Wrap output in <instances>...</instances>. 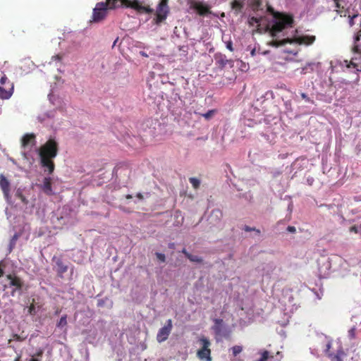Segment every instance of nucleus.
Here are the masks:
<instances>
[{
  "instance_id": "obj_1",
  "label": "nucleus",
  "mask_w": 361,
  "mask_h": 361,
  "mask_svg": "<svg viewBox=\"0 0 361 361\" xmlns=\"http://www.w3.org/2000/svg\"><path fill=\"white\" fill-rule=\"evenodd\" d=\"M59 145L55 138L50 137L39 149V157L41 166L47 169L49 174H51L55 169V164L53 161L59 153Z\"/></svg>"
},
{
  "instance_id": "obj_2",
  "label": "nucleus",
  "mask_w": 361,
  "mask_h": 361,
  "mask_svg": "<svg viewBox=\"0 0 361 361\" xmlns=\"http://www.w3.org/2000/svg\"><path fill=\"white\" fill-rule=\"evenodd\" d=\"M126 2V0H122ZM121 7L119 0H106V2H99L93 9L92 20L99 22L107 16L108 10H113Z\"/></svg>"
},
{
  "instance_id": "obj_3",
  "label": "nucleus",
  "mask_w": 361,
  "mask_h": 361,
  "mask_svg": "<svg viewBox=\"0 0 361 361\" xmlns=\"http://www.w3.org/2000/svg\"><path fill=\"white\" fill-rule=\"evenodd\" d=\"M293 24V18L291 16L279 14L276 17V20L270 30V34L273 37H276L279 32L288 27H292Z\"/></svg>"
},
{
  "instance_id": "obj_4",
  "label": "nucleus",
  "mask_w": 361,
  "mask_h": 361,
  "mask_svg": "<svg viewBox=\"0 0 361 361\" xmlns=\"http://www.w3.org/2000/svg\"><path fill=\"white\" fill-rule=\"evenodd\" d=\"M314 40H315V36L305 35V36L295 37L293 39L286 38V39H283L282 40H279L277 39H274L270 42V44L275 47H279L281 46H283L286 44H293V43L310 45V44H312L314 42Z\"/></svg>"
},
{
  "instance_id": "obj_5",
  "label": "nucleus",
  "mask_w": 361,
  "mask_h": 361,
  "mask_svg": "<svg viewBox=\"0 0 361 361\" xmlns=\"http://www.w3.org/2000/svg\"><path fill=\"white\" fill-rule=\"evenodd\" d=\"M119 4L121 7L132 8L139 13H152L154 11L149 6L142 5L139 0H126V2L119 0Z\"/></svg>"
},
{
  "instance_id": "obj_6",
  "label": "nucleus",
  "mask_w": 361,
  "mask_h": 361,
  "mask_svg": "<svg viewBox=\"0 0 361 361\" xmlns=\"http://www.w3.org/2000/svg\"><path fill=\"white\" fill-rule=\"evenodd\" d=\"M198 342L202 347L197 350V357L202 360L212 361L210 350L211 343L209 340L204 336H202L199 338Z\"/></svg>"
},
{
  "instance_id": "obj_7",
  "label": "nucleus",
  "mask_w": 361,
  "mask_h": 361,
  "mask_svg": "<svg viewBox=\"0 0 361 361\" xmlns=\"http://www.w3.org/2000/svg\"><path fill=\"white\" fill-rule=\"evenodd\" d=\"M189 5L190 8L195 11L200 16H205L211 13L210 6L202 1L190 0Z\"/></svg>"
},
{
  "instance_id": "obj_8",
  "label": "nucleus",
  "mask_w": 361,
  "mask_h": 361,
  "mask_svg": "<svg viewBox=\"0 0 361 361\" xmlns=\"http://www.w3.org/2000/svg\"><path fill=\"white\" fill-rule=\"evenodd\" d=\"M169 11L168 0H161L156 11L155 23L158 25L163 22L166 18Z\"/></svg>"
},
{
  "instance_id": "obj_9",
  "label": "nucleus",
  "mask_w": 361,
  "mask_h": 361,
  "mask_svg": "<svg viewBox=\"0 0 361 361\" xmlns=\"http://www.w3.org/2000/svg\"><path fill=\"white\" fill-rule=\"evenodd\" d=\"M6 279L9 281V283L8 285L4 286V288L12 286L14 287V288L11 293V295L12 296H14L16 290H22V288L23 286V281L18 276L12 274H8L6 276Z\"/></svg>"
},
{
  "instance_id": "obj_10",
  "label": "nucleus",
  "mask_w": 361,
  "mask_h": 361,
  "mask_svg": "<svg viewBox=\"0 0 361 361\" xmlns=\"http://www.w3.org/2000/svg\"><path fill=\"white\" fill-rule=\"evenodd\" d=\"M173 328L172 320L168 319L166 324L161 328L157 335V340L159 343L165 341L170 335Z\"/></svg>"
},
{
  "instance_id": "obj_11",
  "label": "nucleus",
  "mask_w": 361,
  "mask_h": 361,
  "mask_svg": "<svg viewBox=\"0 0 361 361\" xmlns=\"http://www.w3.org/2000/svg\"><path fill=\"white\" fill-rule=\"evenodd\" d=\"M36 143V136L34 133H26L21 139V145L23 148L34 146Z\"/></svg>"
},
{
  "instance_id": "obj_12",
  "label": "nucleus",
  "mask_w": 361,
  "mask_h": 361,
  "mask_svg": "<svg viewBox=\"0 0 361 361\" xmlns=\"http://www.w3.org/2000/svg\"><path fill=\"white\" fill-rule=\"evenodd\" d=\"M344 63L347 68H353L357 71V69H360V68L359 64L361 63V54H357L353 56L350 61L345 60Z\"/></svg>"
},
{
  "instance_id": "obj_13",
  "label": "nucleus",
  "mask_w": 361,
  "mask_h": 361,
  "mask_svg": "<svg viewBox=\"0 0 361 361\" xmlns=\"http://www.w3.org/2000/svg\"><path fill=\"white\" fill-rule=\"evenodd\" d=\"M0 188L4 196L8 198L10 192V183L3 174L0 175Z\"/></svg>"
},
{
  "instance_id": "obj_14",
  "label": "nucleus",
  "mask_w": 361,
  "mask_h": 361,
  "mask_svg": "<svg viewBox=\"0 0 361 361\" xmlns=\"http://www.w3.org/2000/svg\"><path fill=\"white\" fill-rule=\"evenodd\" d=\"M56 272L57 275L60 278L63 277V274L66 273L68 271V266L65 264L63 261L58 258L56 260Z\"/></svg>"
},
{
  "instance_id": "obj_15",
  "label": "nucleus",
  "mask_w": 361,
  "mask_h": 361,
  "mask_svg": "<svg viewBox=\"0 0 361 361\" xmlns=\"http://www.w3.org/2000/svg\"><path fill=\"white\" fill-rule=\"evenodd\" d=\"M14 85L13 83H10V87L6 90L4 87H0V98L2 99H9L13 94Z\"/></svg>"
},
{
  "instance_id": "obj_16",
  "label": "nucleus",
  "mask_w": 361,
  "mask_h": 361,
  "mask_svg": "<svg viewBox=\"0 0 361 361\" xmlns=\"http://www.w3.org/2000/svg\"><path fill=\"white\" fill-rule=\"evenodd\" d=\"M335 3L336 7L337 8L336 12L340 14L341 16H343V9L347 5L346 0H333ZM346 12H344L343 16H346Z\"/></svg>"
},
{
  "instance_id": "obj_17",
  "label": "nucleus",
  "mask_w": 361,
  "mask_h": 361,
  "mask_svg": "<svg viewBox=\"0 0 361 361\" xmlns=\"http://www.w3.org/2000/svg\"><path fill=\"white\" fill-rule=\"evenodd\" d=\"M42 189L46 194L49 195L52 194L51 181L50 178H44Z\"/></svg>"
},
{
  "instance_id": "obj_18",
  "label": "nucleus",
  "mask_w": 361,
  "mask_h": 361,
  "mask_svg": "<svg viewBox=\"0 0 361 361\" xmlns=\"http://www.w3.org/2000/svg\"><path fill=\"white\" fill-rule=\"evenodd\" d=\"M345 355V354L343 350H338L336 354H329V357H330L331 361H343V359Z\"/></svg>"
},
{
  "instance_id": "obj_19",
  "label": "nucleus",
  "mask_w": 361,
  "mask_h": 361,
  "mask_svg": "<svg viewBox=\"0 0 361 361\" xmlns=\"http://www.w3.org/2000/svg\"><path fill=\"white\" fill-rule=\"evenodd\" d=\"M244 6V2L242 0H234L231 2V8L235 11L236 13L241 12Z\"/></svg>"
},
{
  "instance_id": "obj_20",
  "label": "nucleus",
  "mask_w": 361,
  "mask_h": 361,
  "mask_svg": "<svg viewBox=\"0 0 361 361\" xmlns=\"http://www.w3.org/2000/svg\"><path fill=\"white\" fill-rule=\"evenodd\" d=\"M67 324V315L64 314L60 318L59 321L56 323V327L62 329L66 326Z\"/></svg>"
},
{
  "instance_id": "obj_21",
  "label": "nucleus",
  "mask_w": 361,
  "mask_h": 361,
  "mask_svg": "<svg viewBox=\"0 0 361 361\" xmlns=\"http://www.w3.org/2000/svg\"><path fill=\"white\" fill-rule=\"evenodd\" d=\"M274 358L273 355H270V353L267 350H264L262 353V357L258 361H267L268 360H271Z\"/></svg>"
},
{
  "instance_id": "obj_22",
  "label": "nucleus",
  "mask_w": 361,
  "mask_h": 361,
  "mask_svg": "<svg viewBox=\"0 0 361 361\" xmlns=\"http://www.w3.org/2000/svg\"><path fill=\"white\" fill-rule=\"evenodd\" d=\"M189 181L195 189H197L200 187V181L197 178L194 177L190 178Z\"/></svg>"
},
{
  "instance_id": "obj_23",
  "label": "nucleus",
  "mask_w": 361,
  "mask_h": 361,
  "mask_svg": "<svg viewBox=\"0 0 361 361\" xmlns=\"http://www.w3.org/2000/svg\"><path fill=\"white\" fill-rule=\"evenodd\" d=\"M216 112L215 109L209 110L207 113L201 114L205 119L209 120Z\"/></svg>"
},
{
  "instance_id": "obj_24",
  "label": "nucleus",
  "mask_w": 361,
  "mask_h": 361,
  "mask_svg": "<svg viewBox=\"0 0 361 361\" xmlns=\"http://www.w3.org/2000/svg\"><path fill=\"white\" fill-rule=\"evenodd\" d=\"M232 353L234 357H236L243 350V348L240 345H234L232 348Z\"/></svg>"
},
{
  "instance_id": "obj_25",
  "label": "nucleus",
  "mask_w": 361,
  "mask_h": 361,
  "mask_svg": "<svg viewBox=\"0 0 361 361\" xmlns=\"http://www.w3.org/2000/svg\"><path fill=\"white\" fill-rule=\"evenodd\" d=\"M216 60L221 66H225L228 63V60L226 59V56L222 55H221L219 58L216 57Z\"/></svg>"
},
{
  "instance_id": "obj_26",
  "label": "nucleus",
  "mask_w": 361,
  "mask_h": 361,
  "mask_svg": "<svg viewBox=\"0 0 361 361\" xmlns=\"http://www.w3.org/2000/svg\"><path fill=\"white\" fill-rule=\"evenodd\" d=\"M188 259L191 262H197V263H201L203 261L202 258H201L197 255H192L191 254L189 255Z\"/></svg>"
},
{
  "instance_id": "obj_27",
  "label": "nucleus",
  "mask_w": 361,
  "mask_h": 361,
  "mask_svg": "<svg viewBox=\"0 0 361 361\" xmlns=\"http://www.w3.org/2000/svg\"><path fill=\"white\" fill-rule=\"evenodd\" d=\"M252 6L254 10L258 9L262 4V0H251Z\"/></svg>"
},
{
  "instance_id": "obj_28",
  "label": "nucleus",
  "mask_w": 361,
  "mask_h": 361,
  "mask_svg": "<svg viewBox=\"0 0 361 361\" xmlns=\"http://www.w3.org/2000/svg\"><path fill=\"white\" fill-rule=\"evenodd\" d=\"M355 334H356L355 327H353L348 331V336L350 338L354 339L355 338Z\"/></svg>"
},
{
  "instance_id": "obj_29",
  "label": "nucleus",
  "mask_w": 361,
  "mask_h": 361,
  "mask_svg": "<svg viewBox=\"0 0 361 361\" xmlns=\"http://www.w3.org/2000/svg\"><path fill=\"white\" fill-rule=\"evenodd\" d=\"M155 255H156L157 258L161 262H164L166 261V257H165L164 254L156 252Z\"/></svg>"
},
{
  "instance_id": "obj_30",
  "label": "nucleus",
  "mask_w": 361,
  "mask_h": 361,
  "mask_svg": "<svg viewBox=\"0 0 361 361\" xmlns=\"http://www.w3.org/2000/svg\"><path fill=\"white\" fill-rule=\"evenodd\" d=\"M0 82H1V85H6V83H8L9 87H10V83H11V82L8 80V78H7L6 75H4V76H2V77H1V80H0Z\"/></svg>"
},
{
  "instance_id": "obj_31",
  "label": "nucleus",
  "mask_w": 361,
  "mask_h": 361,
  "mask_svg": "<svg viewBox=\"0 0 361 361\" xmlns=\"http://www.w3.org/2000/svg\"><path fill=\"white\" fill-rule=\"evenodd\" d=\"M301 97L305 99L307 102L314 104V101L311 99L305 93H301Z\"/></svg>"
},
{
  "instance_id": "obj_32",
  "label": "nucleus",
  "mask_w": 361,
  "mask_h": 361,
  "mask_svg": "<svg viewBox=\"0 0 361 361\" xmlns=\"http://www.w3.org/2000/svg\"><path fill=\"white\" fill-rule=\"evenodd\" d=\"M349 231L350 232H353L355 233H360V226H357L355 225L354 226H352L350 228H349Z\"/></svg>"
},
{
  "instance_id": "obj_33",
  "label": "nucleus",
  "mask_w": 361,
  "mask_h": 361,
  "mask_svg": "<svg viewBox=\"0 0 361 361\" xmlns=\"http://www.w3.org/2000/svg\"><path fill=\"white\" fill-rule=\"evenodd\" d=\"M28 312L31 315H35L36 314L35 307L33 304H31L28 309Z\"/></svg>"
},
{
  "instance_id": "obj_34",
  "label": "nucleus",
  "mask_w": 361,
  "mask_h": 361,
  "mask_svg": "<svg viewBox=\"0 0 361 361\" xmlns=\"http://www.w3.org/2000/svg\"><path fill=\"white\" fill-rule=\"evenodd\" d=\"M357 14H355L353 16H349V25L350 27L355 25L354 18L357 17Z\"/></svg>"
},
{
  "instance_id": "obj_35",
  "label": "nucleus",
  "mask_w": 361,
  "mask_h": 361,
  "mask_svg": "<svg viewBox=\"0 0 361 361\" xmlns=\"http://www.w3.org/2000/svg\"><path fill=\"white\" fill-rule=\"evenodd\" d=\"M352 50H353V52L354 54H355L356 55L361 54V50L360 49L358 45H354Z\"/></svg>"
},
{
  "instance_id": "obj_36",
  "label": "nucleus",
  "mask_w": 361,
  "mask_h": 361,
  "mask_svg": "<svg viewBox=\"0 0 361 361\" xmlns=\"http://www.w3.org/2000/svg\"><path fill=\"white\" fill-rule=\"evenodd\" d=\"M244 230L245 231H256L258 233H260V231L258 230V229H256L255 228H251L248 226H245V228H244Z\"/></svg>"
},
{
  "instance_id": "obj_37",
  "label": "nucleus",
  "mask_w": 361,
  "mask_h": 361,
  "mask_svg": "<svg viewBox=\"0 0 361 361\" xmlns=\"http://www.w3.org/2000/svg\"><path fill=\"white\" fill-rule=\"evenodd\" d=\"M226 48L228 49H229L230 51H233V43L231 41H228L227 43H226Z\"/></svg>"
},
{
  "instance_id": "obj_38",
  "label": "nucleus",
  "mask_w": 361,
  "mask_h": 361,
  "mask_svg": "<svg viewBox=\"0 0 361 361\" xmlns=\"http://www.w3.org/2000/svg\"><path fill=\"white\" fill-rule=\"evenodd\" d=\"M287 231L290 233H295L296 231V229L294 226H288L287 227Z\"/></svg>"
},
{
  "instance_id": "obj_39",
  "label": "nucleus",
  "mask_w": 361,
  "mask_h": 361,
  "mask_svg": "<svg viewBox=\"0 0 361 361\" xmlns=\"http://www.w3.org/2000/svg\"><path fill=\"white\" fill-rule=\"evenodd\" d=\"M259 20L256 17H252L250 20V23H259Z\"/></svg>"
},
{
  "instance_id": "obj_40",
  "label": "nucleus",
  "mask_w": 361,
  "mask_h": 361,
  "mask_svg": "<svg viewBox=\"0 0 361 361\" xmlns=\"http://www.w3.org/2000/svg\"><path fill=\"white\" fill-rule=\"evenodd\" d=\"M212 214H216V216H218V214H219L220 216L222 215L221 212L220 210L219 209H216V210H213L212 212Z\"/></svg>"
},
{
  "instance_id": "obj_41",
  "label": "nucleus",
  "mask_w": 361,
  "mask_h": 361,
  "mask_svg": "<svg viewBox=\"0 0 361 361\" xmlns=\"http://www.w3.org/2000/svg\"><path fill=\"white\" fill-rule=\"evenodd\" d=\"M17 239V235H15L11 242V250L12 249L13 245L15 243L16 240Z\"/></svg>"
},
{
  "instance_id": "obj_42",
  "label": "nucleus",
  "mask_w": 361,
  "mask_h": 361,
  "mask_svg": "<svg viewBox=\"0 0 361 361\" xmlns=\"http://www.w3.org/2000/svg\"><path fill=\"white\" fill-rule=\"evenodd\" d=\"M181 252H182V253H183V254L185 255V256L187 258L188 257L189 255L190 254V253H189L188 252H187V250H186V249H185V248H183V249L182 250V251H181Z\"/></svg>"
},
{
  "instance_id": "obj_43",
  "label": "nucleus",
  "mask_w": 361,
  "mask_h": 361,
  "mask_svg": "<svg viewBox=\"0 0 361 361\" xmlns=\"http://www.w3.org/2000/svg\"><path fill=\"white\" fill-rule=\"evenodd\" d=\"M2 262H0V278L4 276V271L1 267Z\"/></svg>"
},
{
  "instance_id": "obj_44",
  "label": "nucleus",
  "mask_w": 361,
  "mask_h": 361,
  "mask_svg": "<svg viewBox=\"0 0 361 361\" xmlns=\"http://www.w3.org/2000/svg\"><path fill=\"white\" fill-rule=\"evenodd\" d=\"M361 37V30L358 32L357 36L355 37V41H359Z\"/></svg>"
},
{
  "instance_id": "obj_45",
  "label": "nucleus",
  "mask_w": 361,
  "mask_h": 361,
  "mask_svg": "<svg viewBox=\"0 0 361 361\" xmlns=\"http://www.w3.org/2000/svg\"><path fill=\"white\" fill-rule=\"evenodd\" d=\"M13 339L16 340V341H20V337L19 335L18 334H14L13 336Z\"/></svg>"
},
{
  "instance_id": "obj_46",
  "label": "nucleus",
  "mask_w": 361,
  "mask_h": 361,
  "mask_svg": "<svg viewBox=\"0 0 361 361\" xmlns=\"http://www.w3.org/2000/svg\"><path fill=\"white\" fill-rule=\"evenodd\" d=\"M324 265L326 267V269L327 270L329 269V268H330V263H329V262H326L325 263H324Z\"/></svg>"
},
{
  "instance_id": "obj_47",
  "label": "nucleus",
  "mask_w": 361,
  "mask_h": 361,
  "mask_svg": "<svg viewBox=\"0 0 361 361\" xmlns=\"http://www.w3.org/2000/svg\"><path fill=\"white\" fill-rule=\"evenodd\" d=\"M52 59H55V60H58V61H60L61 59V56L60 55H56L52 57Z\"/></svg>"
},
{
  "instance_id": "obj_48",
  "label": "nucleus",
  "mask_w": 361,
  "mask_h": 361,
  "mask_svg": "<svg viewBox=\"0 0 361 361\" xmlns=\"http://www.w3.org/2000/svg\"><path fill=\"white\" fill-rule=\"evenodd\" d=\"M255 53H256L255 49H252L251 50L250 54H251L252 56H254L255 55Z\"/></svg>"
},
{
  "instance_id": "obj_49",
  "label": "nucleus",
  "mask_w": 361,
  "mask_h": 361,
  "mask_svg": "<svg viewBox=\"0 0 361 361\" xmlns=\"http://www.w3.org/2000/svg\"><path fill=\"white\" fill-rule=\"evenodd\" d=\"M319 272H320V274L323 275L324 276H325L326 275L328 274V272L324 271V273H322V271L321 270H319Z\"/></svg>"
},
{
  "instance_id": "obj_50",
  "label": "nucleus",
  "mask_w": 361,
  "mask_h": 361,
  "mask_svg": "<svg viewBox=\"0 0 361 361\" xmlns=\"http://www.w3.org/2000/svg\"><path fill=\"white\" fill-rule=\"evenodd\" d=\"M60 312H61V310L57 309V310H56V312H55V314H56V315H58Z\"/></svg>"
},
{
  "instance_id": "obj_51",
  "label": "nucleus",
  "mask_w": 361,
  "mask_h": 361,
  "mask_svg": "<svg viewBox=\"0 0 361 361\" xmlns=\"http://www.w3.org/2000/svg\"><path fill=\"white\" fill-rule=\"evenodd\" d=\"M137 197L138 198H140V199H142V197H142V194H140V193H138V194L137 195Z\"/></svg>"
},
{
  "instance_id": "obj_52",
  "label": "nucleus",
  "mask_w": 361,
  "mask_h": 361,
  "mask_svg": "<svg viewBox=\"0 0 361 361\" xmlns=\"http://www.w3.org/2000/svg\"><path fill=\"white\" fill-rule=\"evenodd\" d=\"M174 247V243H170L169 244V247L170 248H173Z\"/></svg>"
},
{
  "instance_id": "obj_53",
  "label": "nucleus",
  "mask_w": 361,
  "mask_h": 361,
  "mask_svg": "<svg viewBox=\"0 0 361 361\" xmlns=\"http://www.w3.org/2000/svg\"><path fill=\"white\" fill-rule=\"evenodd\" d=\"M126 198H127V199H131V198H132V195H126Z\"/></svg>"
},
{
  "instance_id": "obj_54",
  "label": "nucleus",
  "mask_w": 361,
  "mask_h": 361,
  "mask_svg": "<svg viewBox=\"0 0 361 361\" xmlns=\"http://www.w3.org/2000/svg\"><path fill=\"white\" fill-rule=\"evenodd\" d=\"M216 323H221L222 322L221 319H216L215 320Z\"/></svg>"
},
{
  "instance_id": "obj_55",
  "label": "nucleus",
  "mask_w": 361,
  "mask_h": 361,
  "mask_svg": "<svg viewBox=\"0 0 361 361\" xmlns=\"http://www.w3.org/2000/svg\"><path fill=\"white\" fill-rule=\"evenodd\" d=\"M14 361H20V357H18Z\"/></svg>"
},
{
  "instance_id": "obj_56",
  "label": "nucleus",
  "mask_w": 361,
  "mask_h": 361,
  "mask_svg": "<svg viewBox=\"0 0 361 361\" xmlns=\"http://www.w3.org/2000/svg\"><path fill=\"white\" fill-rule=\"evenodd\" d=\"M142 56H147V54H145L144 52H142Z\"/></svg>"
},
{
  "instance_id": "obj_57",
  "label": "nucleus",
  "mask_w": 361,
  "mask_h": 361,
  "mask_svg": "<svg viewBox=\"0 0 361 361\" xmlns=\"http://www.w3.org/2000/svg\"><path fill=\"white\" fill-rule=\"evenodd\" d=\"M20 197H21V199H22V200H23V201H24V200H25V197H23L22 195H20Z\"/></svg>"
},
{
  "instance_id": "obj_58",
  "label": "nucleus",
  "mask_w": 361,
  "mask_h": 361,
  "mask_svg": "<svg viewBox=\"0 0 361 361\" xmlns=\"http://www.w3.org/2000/svg\"><path fill=\"white\" fill-rule=\"evenodd\" d=\"M30 361H38L37 359H32Z\"/></svg>"
},
{
  "instance_id": "obj_59",
  "label": "nucleus",
  "mask_w": 361,
  "mask_h": 361,
  "mask_svg": "<svg viewBox=\"0 0 361 361\" xmlns=\"http://www.w3.org/2000/svg\"><path fill=\"white\" fill-rule=\"evenodd\" d=\"M357 72H361V66H360V69H357Z\"/></svg>"
}]
</instances>
